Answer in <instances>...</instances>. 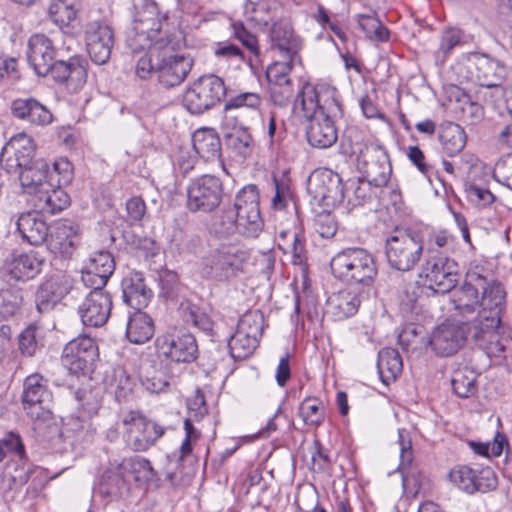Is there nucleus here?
Here are the masks:
<instances>
[{
    "label": "nucleus",
    "mask_w": 512,
    "mask_h": 512,
    "mask_svg": "<svg viewBox=\"0 0 512 512\" xmlns=\"http://www.w3.org/2000/svg\"><path fill=\"white\" fill-rule=\"evenodd\" d=\"M78 230V225L71 220L58 221L49 231L48 248L63 257H70L79 243Z\"/></svg>",
    "instance_id": "31"
},
{
    "label": "nucleus",
    "mask_w": 512,
    "mask_h": 512,
    "mask_svg": "<svg viewBox=\"0 0 512 512\" xmlns=\"http://www.w3.org/2000/svg\"><path fill=\"white\" fill-rule=\"evenodd\" d=\"M307 192L315 202L333 207L345 199V187L339 174L328 168L313 171L307 180Z\"/></svg>",
    "instance_id": "13"
},
{
    "label": "nucleus",
    "mask_w": 512,
    "mask_h": 512,
    "mask_svg": "<svg viewBox=\"0 0 512 512\" xmlns=\"http://www.w3.org/2000/svg\"><path fill=\"white\" fill-rule=\"evenodd\" d=\"M140 381L142 386L150 393L164 392L169 386L165 373L156 371L154 365L151 364L141 366Z\"/></svg>",
    "instance_id": "48"
},
{
    "label": "nucleus",
    "mask_w": 512,
    "mask_h": 512,
    "mask_svg": "<svg viewBox=\"0 0 512 512\" xmlns=\"http://www.w3.org/2000/svg\"><path fill=\"white\" fill-rule=\"evenodd\" d=\"M134 6L136 13L133 19V31L136 37L144 40V44H139V47L143 48L158 39L156 36L161 31L162 19L154 0H141L140 4Z\"/></svg>",
    "instance_id": "21"
},
{
    "label": "nucleus",
    "mask_w": 512,
    "mask_h": 512,
    "mask_svg": "<svg viewBox=\"0 0 512 512\" xmlns=\"http://www.w3.org/2000/svg\"><path fill=\"white\" fill-rule=\"evenodd\" d=\"M120 461L126 471L134 475L138 482L154 483L160 480L157 471L153 468L151 462L142 456H133L120 458Z\"/></svg>",
    "instance_id": "41"
},
{
    "label": "nucleus",
    "mask_w": 512,
    "mask_h": 512,
    "mask_svg": "<svg viewBox=\"0 0 512 512\" xmlns=\"http://www.w3.org/2000/svg\"><path fill=\"white\" fill-rule=\"evenodd\" d=\"M474 476L476 492H488L497 487V477L490 467L474 469Z\"/></svg>",
    "instance_id": "64"
},
{
    "label": "nucleus",
    "mask_w": 512,
    "mask_h": 512,
    "mask_svg": "<svg viewBox=\"0 0 512 512\" xmlns=\"http://www.w3.org/2000/svg\"><path fill=\"white\" fill-rule=\"evenodd\" d=\"M425 336L423 326L409 323L401 331L392 335L391 340H395L403 352H417L429 347Z\"/></svg>",
    "instance_id": "37"
},
{
    "label": "nucleus",
    "mask_w": 512,
    "mask_h": 512,
    "mask_svg": "<svg viewBox=\"0 0 512 512\" xmlns=\"http://www.w3.org/2000/svg\"><path fill=\"white\" fill-rule=\"evenodd\" d=\"M43 264L44 259L39 258L36 253L14 250L3 259L0 272L9 280L27 282L41 273Z\"/></svg>",
    "instance_id": "15"
},
{
    "label": "nucleus",
    "mask_w": 512,
    "mask_h": 512,
    "mask_svg": "<svg viewBox=\"0 0 512 512\" xmlns=\"http://www.w3.org/2000/svg\"><path fill=\"white\" fill-rule=\"evenodd\" d=\"M261 105V97L257 93L253 92H245L240 93L234 97H231L225 103V111H229L232 109H240V108H249L255 112H258L259 107Z\"/></svg>",
    "instance_id": "61"
},
{
    "label": "nucleus",
    "mask_w": 512,
    "mask_h": 512,
    "mask_svg": "<svg viewBox=\"0 0 512 512\" xmlns=\"http://www.w3.org/2000/svg\"><path fill=\"white\" fill-rule=\"evenodd\" d=\"M373 183L364 181L360 178L349 179L345 187V197H348V201L353 205H362L367 199L370 198V190Z\"/></svg>",
    "instance_id": "56"
},
{
    "label": "nucleus",
    "mask_w": 512,
    "mask_h": 512,
    "mask_svg": "<svg viewBox=\"0 0 512 512\" xmlns=\"http://www.w3.org/2000/svg\"><path fill=\"white\" fill-rule=\"evenodd\" d=\"M464 32L455 27H449L442 31L439 46L436 51V59L444 63L452 51L465 43Z\"/></svg>",
    "instance_id": "47"
},
{
    "label": "nucleus",
    "mask_w": 512,
    "mask_h": 512,
    "mask_svg": "<svg viewBox=\"0 0 512 512\" xmlns=\"http://www.w3.org/2000/svg\"><path fill=\"white\" fill-rule=\"evenodd\" d=\"M14 118L33 126H47L53 121L48 107L33 97L16 98L10 106Z\"/></svg>",
    "instance_id": "28"
},
{
    "label": "nucleus",
    "mask_w": 512,
    "mask_h": 512,
    "mask_svg": "<svg viewBox=\"0 0 512 512\" xmlns=\"http://www.w3.org/2000/svg\"><path fill=\"white\" fill-rule=\"evenodd\" d=\"M466 140V133L460 125L450 122L441 127L439 141L447 156L453 157L460 153L466 145Z\"/></svg>",
    "instance_id": "39"
},
{
    "label": "nucleus",
    "mask_w": 512,
    "mask_h": 512,
    "mask_svg": "<svg viewBox=\"0 0 512 512\" xmlns=\"http://www.w3.org/2000/svg\"><path fill=\"white\" fill-rule=\"evenodd\" d=\"M484 284V276L476 271H469L459 288H453L451 302L456 316L468 318L479 309L480 289Z\"/></svg>",
    "instance_id": "17"
},
{
    "label": "nucleus",
    "mask_w": 512,
    "mask_h": 512,
    "mask_svg": "<svg viewBox=\"0 0 512 512\" xmlns=\"http://www.w3.org/2000/svg\"><path fill=\"white\" fill-rule=\"evenodd\" d=\"M464 68L468 81L489 89V101L497 103L496 90L504 88L501 83L505 80L508 69L500 60L484 53H472L467 58ZM487 97V94L485 95Z\"/></svg>",
    "instance_id": "10"
},
{
    "label": "nucleus",
    "mask_w": 512,
    "mask_h": 512,
    "mask_svg": "<svg viewBox=\"0 0 512 512\" xmlns=\"http://www.w3.org/2000/svg\"><path fill=\"white\" fill-rule=\"evenodd\" d=\"M227 94L224 80L215 75L200 76L183 95V106L193 115H200L219 105Z\"/></svg>",
    "instance_id": "9"
},
{
    "label": "nucleus",
    "mask_w": 512,
    "mask_h": 512,
    "mask_svg": "<svg viewBox=\"0 0 512 512\" xmlns=\"http://www.w3.org/2000/svg\"><path fill=\"white\" fill-rule=\"evenodd\" d=\"M76 399L80 405V416L91 418L96 415L101 406L99 389H80L76 392Z\"/></svg>",
    "instance_id": "54"
},
{
    "label": "nucleus",
    "mask_w": 512,
    "mask_h": 512,
    "mask_svg": "<svg viewBox=\"0 0 512 512\" xmlns=\"http://www.w3.org/2000/svg\"><path fill=\"white\" fill-rule=\"evenodd\" d=\"M451 383L453 391L460 398H468L477 391L476 376L471 371H456Z\"/></svg>",
    "instance_id": "58"
},
{
    "label": "nucleus",
    "mask_w": 512,
    "mask_h": 512,
    "mask_svg": "<svg viewBox=\"0 0 512 512\" xmlns=\"http://www.w3.org/2000/svg\"><path fill=\"white\" fill-rule=\"evenodd\" d=\"M480 292L478 313L472 322L475 349L484 352H504L506 346L500 341L496 329L501 324V315L505 309V289L500 282L488 280L484 276Z\"/></svg>",
    "instance_id": "4"
},
{
    "label": "nucleus",
    "mask_w": 512,
    "mask_h": 512,
    "mask_svg": "<svg viewBox=\"0 0 512 512\" xmlns=\"http://www.w3.org/2000/svg\"><path fill=\"white\" fill-rule=\"evenodd\" d=\"M263 315L259 311L244 314L238 322L236 332L231 336L228 347L232 351L254 352L263 333Z\"/></svg>",
    "instance_id": "19"
},
{
    "label": "nucleus",
    "mask_w": 512,
    "mask_h": 512,
    "mask_svg": "<svg viewBox=\"0 0 512 512\" xmlns=\"http://www.w3.org/2000/svg\"><path fill=\"white\" fill-rule=\"evenodd\" d=\"M27 61L39 76L50 75L60 84L77 91L87 81V60L81 55H69V48L59 49L44 34L32 35L27 43Z\"/></svg>",
    "instance_id": "2"
},
{
    "label": "nucleus",
    "mask_w": 512,
    "mask_h": 512,
    "mask_svg": "<svg viewBox=\"0 0 512 512\" xmlns=\"http://www.w3.org/2000/svg\"><path fill=\"white\" fill-rule=\"evenodd\" d=\"M330 268L337 279L363 287H371L378 274L374 256L360 247H349L335 254Z\"/></svg>",
    "instance_id": "5"
},
{
    "label": "nucleus",
    "mask_w": 512,
    "mask_h": 512,
    "mask_svg": "<svg viewBox=\"0 0 512 512\" xmlns=\"http://www.w3.org/2000/svg\"><path fill=\"white\" fill-rule=\"evenodd\" d=\"M69 203L68 194L59 185L44 189L33 198V205L40 213L52 215L61 212Z\"/></svg>",
    "instance_id": "36"
},
{
    "label": "nucleus",
    "mask_w": 512,
    "mask_h": 512,
    "mask_svg": "<svg viewBox=\"0 0 512 512\" xmlns=\"http://www.w3.org/2000/svg\"><path fill=\"white\" fill-rule=\"evenodd\" d=\"M249 253L235 244H222L212 249L202 260L205 278L224 282L244 272Z\"/></svg>",
    "instance_id": "8"
},
{
    "label": "nucleus",
    "mask_w": 512,
    "mask_h": 512,
    "mask_svg": "<svg viewBox=\"0 0 512 512\" xmlns=\"http://www.w3.org/2000/svg\"><path fill=\"white\" fill-rule=\"evenodd\" d=\"M152 319L143 312H134L129 317L126 336L131 343L143 344L153 336Z\"/></svg>",
    "instance_id": "40"
},
{
    "label": "nucleus",
    "mask_w": 512,
    "mask_h": 512,
    "mask_svg": "<svg viewBox=\"0 0 512 512\" xmlns=\"http://www.w3.org/2000/svg\"><path fill=\"white\" fill-rule=\"evenodd\" d=\"M449 480L460 490L472 494L476 492L474 480V469L466 465H457L453 467L449 474Z\"/></svg>",
    "instance_id": "57"
},
{
    "label": "nucleus",
    "mask_w": 512,
    "mask_h": 512,
    "mask_svg": "<svg viewBox=\"0 0 512 512\" xmlns=\"http://www.w3.org/2000/svg\"><path fill=\"white\" fill-rule=\"evenodd\" d=\"M123 423L129 425L127 443L134 451H146L163 436L165 429L144 416L131 412Z\"/></svg>",
    "instance_id": "16"
},
{
    "label": "nucleus",
    "mask_w": 512,
    "mask_h": 512,
    "mask_svg": "<svg viewBox=\"0 0 512 512\" xmlns=\"http://www.w3.org/2000/svg\"><path fill=\"white\" fill-rule=\"evenodd\" d=\"M384 253L390 268L400 272L412 271L423 257L422 232L413 228H395L386 237Z\"/></svg>",
    "instance_id": "6"
},
{
    "label": "nucleus",
    "mask_w": 512,
    "mask_h": 512,
    "mask_svg": "<svg viewBox=\"0 0 512 512\" xmlns=\"http://www.w3.org/2000/svg\"><path fill=\"white\" fill-rule=\"evenodd\" d=\"M112 309V297L107 291H90L78 312L85 326L101 327L107 323Z\"/></svg>",
    "instance_id": "25"
},
{
    "label": "nucleus",
    "mask_w": 512,
    "mask_h": 512,
    "mask_svg": "<svg viewBox=\"0 0 512 512\" xmlns=\"http://www.w3.org/2000/svg\"><path fill=\"white\" fill-rule=\"evenodd\" d=\"M35 155L34 140L26 133H18L2 147L0 162L8 172H17L21 167L33 162Z\"/></svg>",
    "instance_id": "20"
},
{
    "label": "nucleus",
    "mask_w": 512,
    "mask_h": 512,
    "mask_svg": "<svg viewBox=\"0 0 512 512\" xmlns=\"http://www.w3.org/2000/svg\"><path fill=\"white\" fill-rule=\"evenodd\" d=\"M24 446L20 437L10 434L8 438L0 440V463L10 457L6 465L5 474L14 484H25L29 480L30 467L24 461Z\"/></svg>",
    "instance_id": "22"
},
{
    "label": "nucleus",
    "mask_w": 512,
    "mask_h": 512,
    "mask_svg": "<svg viewBox=\"0 0 512 512\" xmlns=\"http://www.w3.org/2000/svg\"><path fill=\"white\" fill-rule=\"evenodd\" d=\"M179 311L187 323H191L206 332L212 330L210 317L190 300H183L180 304Z\"/></svg>",
    "instance_id": "52"
},
{
    "label": "nucleus",
    "mask_w": 512,
    "mask_h": 512,
    "mask_svg": "<svg viewBox=\"0 0 512 512\" xmlns=\"http://www.w3.org/2000/svg\"><path fill=\"white\" fill-rule=\"evenodd\" d=\"M42 381L43 378L39 374L29 375L24 381L23 409L33 420H46L50 416V411L43 406L45 400L49 398V391Z\"/></svg>",
    "instance_id": "24"
},
{
    "label": "nucleus",
    "mask_w": 512,
    "mask_h": 512,
    "mask_svg": "<svg viewBox=\"0 0 512 512\" xmlns=\"http://www.w3.org/2000/svg\"><path fill=\"white\" fill-rule=\"evenodd\" d=\"M179 311L187 323H191L206 332L212 330L210 317L190 300H183L180 304Z\"/></svg>",
    "instance_id": "51"
},
{
    "label": "nucleus",
    "mask_w": 512,
    "mask_h": 512,
    "mask_svg": "<svg viewBox=\"0 0 512 512\" xmlns=\"http://www.w3.org/2000/svg\"><path fill=\"white\" fill-rule=\"evenodd\" d=\"M377 369L381 381L389 385L400 375L403 369L401 354H378Z\"/></svg>",
    "instance_id": "46"
},
{
    "label": "nucleus",
    "mask_w": 512,
    "mask_h": 512,
    "mask_svg": "<svg viewBox=\"0 0 512 512\" xmlns=\"http://www.w3.org/2000/svg\"><path fill=\"white\" fill-rule=\"evenodd\" d=\"M98 356L99 354H64L62 364L72 375L89 376L96 368Z\"/></svg>",
    "instance_id": "44"
},
{
    "label": "nucleus",
    "mask_w": 512,
    "mask_h": 512,
    "mask_svg": "<svg viewBox=\"0 0 512 512\" xmlns=\"http://www.w3.org/2000/svg\"><path fill=\"white\" fill-rule=\"evenodd\" d=\"M16 226L22 239L30 245L38 246L48 240L50 229L39 211L21 214Z\"/></svg>",
    "instance_id": "33"
},
{
    "label": "nucleus",
    "mask_w": 512,
    "mask_h": 512,
    "mask_svg": "<svg viewBox=\"0 0 512 512\" xmlns=\"http://www.w3.org/2000/svg\"><path fill=\"white\" fill-rule=\"evenodd\" d=\"M95 491L103 500L122 501L129 495L130 483L120 458L108 459L101 466Z\"/></svg>",
    "instance_id": "14"
},
{
    "label": "nucleus",
    "mask_w": 512,
    "mask_h": 512,
    "mask_svg": "<svg viewBox=\"0 0 512 512\" xmlns=\"http://www.w3.org/2000/svg\"><path fill=\"white\" fill-rule=\"evenodd\" d=\"M178 40L172 35L159 37L136 62L135 73L143 80L155 77L165 88L180 85L190 73L194 61L176 52Z\"/></svg>",
    "instance_id": "3"
},
{
    "label": "nucleus",
    "mask_w": 512,
    "mask_h": 512,
    "mask_svg": "<svg viewBox=\"0 0 512 512\" xmlns=\"http://www.w3.org/2000/svg\"><path fill=\"white\" fill-rule=\"evenodd\" d=\"M313 227L315 232L322 238H331L337 231L334 216L330 212L325 211L316 214L313 220Z\"/></svg>",
    "instance_id": "63"
},
{
    "label": "nucleus",
    "mask_w": 512,
    "mask_h": 512,
    "mask_svg": "<svg viewBox=\"0 0 512 512\" xmlns=\"http://www.w3.org/2000/svg\"><path fill=\"white\" fill-rule=\"evenodd\" d=\"M273 184L275 187V195L272 199V206L276 210H283L287 207L288 202L293 199L290 180L285 174L280 178L273 175Z\"/></svg>",
    "instance_id": "59"
},
{
    "label": "nucleus",
    "mask_w": 512,
    "mask_h": 512,
    "mask_svg": "<svg viewBox=\"0 0 512 512\" xmlns=\"http://www.w3.org/2000/svg\"><path fill=\"white\" fill-rule=\"evenodd\" d=\"M279 249L284 253H290L294 265H303L307 260L305 238L297 231H281L279 233Z\"/></svg>",
    "instance_id": "38"
},
{
    "label": "nucleus",
    "mask_w": 512,
    "mask_h": 512,
    "mask_svg": "<svg viewBox=\"0 0 512 512\" xmlns=\"http://www.w3.org/2000/svg\"><path fill=\"white\" fill-rule=\"evenodd\" d=\"M231 28L235 39H237L254 56L260 55L257 37L247 30L242 22H233L231 24Z\"/></svg>",
    "instance_id": "62"
},
{
    "label": "nucleus",
    "mask_w": 512,
    "mask_h": 512,
    "mask_svg": "<svg viewBox=\"0 0 512 512\" xmlns=\"http://www.w3.org/2000/svg\"><path fill=\"white\" fill-rule=\"evenodd\" d=\"M361 295L350 289L332 294L327 300V314L334 320H343L356 314L361 304Z\"/></svg>",
    "instance_id": "34"
},
{
    "label": "nucleus",
    "mask_w": 512,
    "mask_h": 512,
    "mask_svg": "<svg viewBox=\"0 0 512 512\" xmlns=\"http://www.w3.org/2000/svg\"><path fill=\"white\" fill-rule=\"evenodd\" d=\"M85 41L90 59L97 65H103L111 57L114 46V31L102 21H91L85 29Z\"/></svg>",
    "instance_id": "18"
},
{
    "label": "nucleus",
    "mask_w": 512,
    "mask_h": 512,
    "mask_svg": "<svg viewBox=\"0 0 512 512\" xmlns=\"http://www.w3.org/2000/svg\"><path fill=\"white\" fill-rule=\"evenodd\" d=\"M192 146L195 153L205 162L218 161L226 171L222 160V144L213 128L202 127L192 134Z\"/></svg>",
    "instance_id": "32"
},
{
    "label": "nucleus",
    "mask_w": 512,
    "mask_h": 512,
    "mask_svg": "<svg viewBox=\"0 0 512 512\" xmlns=\"http://www.w3.org/2000/svg\"><path fill=\"white\" fill-rule=\"evenodd\" d=\"M179 311L187 323H191L206 332L212 330L210 317L190 300H183L180 304Z\"/></svg>",
    "instance_id": "50"
},
{
    "label": "nucleus",
    "mask_w": 512,
    "mask_h": 512,
    "mask_svg": "<svg viewBox=\"0 0 512 512\" xmlns=\"http://www.w3.org/2000/svg\"><path fill=\"white\" fill-rule=\"evenodd\" d=\"M225 143L228 150L240 158H247L253 152V139L244 127L233 128L225 133Z\"/></svg>",
    "instance_id": "43"
},
{
    "label": "nucleus",
    "mask_w": 512,
    "mask_h": 512,
    "mask_svg": "<svg viewBox=\"0 0 512 512\" xmlns=\"http://www.w3.org/2000/svg\"><path fill=\"white\" fill-rule=\"evenodd\" d=\"M465 326L443 323L435 328L427 343L434 352H457L468 342ZM470 341H474L473 335Z\"/></svg>",
    "instance_id": "27"
},
{
    "label": "nucleus",
    "mask_w": 512,
    "mask_h": 512,
    "mask_svg": "<svg viewBox=\"0 0 512 512\" xmlns=\"http://www.w3.org/2000/svg\"><path fill=\"white\" fill-rule=\"evenodd\" d=\"M293 110H301L309 121L306 137L312 147L325 149L337 141L335 119L342 116V108L335 88L303 84L295 98Z\"/></svg>",
    "instance_id": "1"
},
{
    "label": "nucleus",
    "mask_w": 512,
    "mask_h": 512,
    "mask_svg": "<svg viewBox=\"0 0 512 512\" xmlns=\"http://www.w3.org/2000/svg\"><path fill=\"white\" fill-rule=\"evenodd\" d=\"M299 415L308 426H319L325 420V406L317 398H306L299 406Z\"/></svg>",
    "instance_id": "53"
},
{
    "label": "nucleus",
    "mask_w": 512,
    "mask_h": 512,
    "mask_svg": "<svg viewBox=\"0 0 512 512\" xmlns=\"http://www.w3.org/2000/svg\"><path fill=\"white\" fill-rule=\"evenodd\" d=\"M71 283L63 274H53L46 277L38 286L35 293V306L40 314L52 311L70 292Z\"/></svg>",
    "instance_id": "23"
},
{
    "label": "nucleus",
    "mask_w": 512,
    "mask_h": 512,
    "mask_svg": "<svg viewBox=\"0 0 512 512\" xmlns=\"http://www.w3.org/2000/svg\"><path fill=\"white\" fill-rule=\"evenodd\" d=\"M86 269L101 273L104 277L110 278L115 270L113 255L107 250L94 252L85 264Z\"/></svg>",
    "instance_id": "55"
},
{
    "label": "nucleus",
    "mask_w": 512,
    "mask_h": 512,
    "mask_svg": "<svg viewBox=\"0 0 512 512\" xmlns=\"http://www.w3.org/2000/svg\"><path fill=\"white\" fill-rule=\"evenodd\" d=\"M270 38L272 48H277L286 58H294L302 46L300 38L294 35L292 26L287 22L274 23Z\"/></svg>",
    "instance_id": "35"
},
{
    "label": "nucleus",
    "mask_w": 512,
    "mask_h": 512,
    "mask_svg": "<svg viewBox=\"0 0 512 512\" xmlns=\"http://www.w3.org/2000/svg\"><path fill=\"white\" fill-rule=\"evenodd\" d=\"M122 298L123 302L135 310L142 312L152 299L153 292L147 287L142 272L130 271L122 279Z\"/></svg>",
    "instance_id": "29"
},
{
    "label": "nucleus",
    "mask_w": 512,
    "mask_h": 512,
    "mask_svg": "<svg viewBox=\"0 0 512 512\" xmlns=\"http://www.w3.org/2000/svg\"><path fill=\"white\" fill-rule=\"evenodd\" d=\"M23 303L21 288L8 286L0 289V321L14 317Z\"/></svg>",
    "instance_id": "45"
},
{
    "label": "nucleus",
    "mask_w": 512,
    "mask_h": 512,
    "mask_svg": "<svg viewBox=\"0 0 512 512\" xmlns=\"http://www.w3.org/2000/svg\"><path fill=\"white\" fill-rule=\"evenodd\" d=\"M364 173L375 187L385 186L391 176L392 166L387 151L380 145L366 147L362 154Z\"/></svg>",
    "instance_id": "26"
},
{
    "label": "nucleus",
    "mask_w": 512,
    "mask_h": 512,
    "mask_svg": "<svg viewBox=\"0 0 512 512\" xmlns=\"http://www.w3.org/2000/svg\"><path fill=\"white\" fill-rule=\"evenodd\" d=\"M179 311L187 323H191L206 332L212 330L210 317L190 300H183L180 304Z\"/></svg>",
    "instance_id": "49"
},
{
    "label": "nucleus",
    "mask_w": 512,
    "mask_h": 512,
    "mask_svg": "<svg viewBox=\"0 0 512 512\" xmlns=\"http://www.w3.org/2000/svg\"><path fill=\"white\" fill-rule=\"evenodd\" d=\"M422 275L430 289L445 294L451 292L458 283L459 265L439 250L428 247L422 264Z\"/></svg>",
    "instance_id": "12"
},
{
    "label": "nucleus",
    "mask_w": 512,
    "mask_h": 512,
    "mask_svg": "<svg viewBox=\"0 0 512 512\" xmlns=\"http://www.w3.org/2000/svg\"><path fill=\"white\" fill-rule=\"evenodd\" d=\"M104 382L106 387L114 392L116 399L121 402L132 393L134 383L123 367L117 366L106 372Z\"/></svg>",
    "instance_id": "42"
},
{
    "label": "nucleus",
    "mask_w": 512,
    "mask_h": 512,
    "mask_svg": "<svg viewBox=\"0 0 512 512\" xmlns=\"http://www.w3.org/2000/svg\"><path fill=\"white\" fill-rule=\"evenodd\" d=\"M294 95L291 80L284 82H270V98L274 105L286 107L291 103Z\"/></svg>",
    "instance_id": "60"
},
{
    "label": "nucleus",
    "mask_w": 512,
    "mask_h": 512,
    "mask_svg": "<svg viewBox=\"0 0 512 512\" xmlns=\"http://www.w3.org/2000/svg\"><path fill=\"white\" fill-rule=\"evenodd\" d=\"M19 170L20 184L27 194L35 196L53 186V176L48 162L44 159H35L27 167H21Z\"/></svg>",
    "instance_id": "30"
},
{
    "label": "nucleus",
    "mask_w": 512,
    "mask_h": 512,
    "mask_svg": "<svg viewBox=\"0 0 512 512\" xmlns=\"http://www.w3.org/2000/svg\"><path fill=\"white\" fill-rule=\"evenodd\" d=\"M259 204L260 196L257 186L246 185L237 192L233 206L223 209V217L240 234L255 238L264 226Z\"/></svg>",
    "instance_id": "7"
},
{
    "label": "nucleus",
    "mask_w": 512,
    "mask_h": 512,
    "mask_svg": "<svg viewBox=\"0 0 512 512\" xmlns=\"http://www.w3.org/2000/svg\"><path fill=\"white\" fill-rule=\"evenodd\" d=\"M223 195V182L219 177L201 175L192 179L186 188V208L191 213H211L220 206Z\"/></svg>",
    "instance_id": "11"
}]
</instances>
